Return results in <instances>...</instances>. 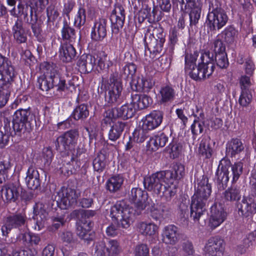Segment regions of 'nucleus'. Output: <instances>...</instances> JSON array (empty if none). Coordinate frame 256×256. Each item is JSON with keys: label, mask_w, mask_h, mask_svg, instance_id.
<instances>
[{"label": "nucleus", "mask_w": 256, "mask_h": 256, "mask_svg": "<svg viewBox=\"0 0 256 256\" xmlns=\"http://www.w3.org/2000/svg\"><path fill=\"white\" fill-rule=\"evenodd\" d=\"M110 20L115 29L118 30L122 28L125 20L124 10L122 6L118 4L115 6L112 12Z\"/></svg>", "instance_id": "b1692460"}, {"label": "nucleus", "mask_w": 256, "mask_h": 256, "mask_svg": "<svg viewBox=\"0 0 256 256\" xmlns=\"http://www.w3.org/2000/svg\"><path fill=\"white\" fill-rule=\"evenodd\" d=\"M241 198L240 190L236 186H231L226 190L222 196L224 204H228L229 202H238Z\"/></svg>", "instance_id": "72a5a7b5"}, {"label": "nucleus", "mask_w": 256, "mask_h": 256, "mask_svg": "<svg viewBox=\"0 0 256 256\" xmlns=\"http://www.w3.org/2000/svg\"><path fill=\"white\" fill-rule=\"evenodd\" d=\"M12 34L16 43L20 44L27 41V32L22 19L18 18L12 27Z\"/></svg>", "instance_id": "412c9836"}, {"label": "nucleus", "mask_w": 256, "mask_h": 256, "mask_svg": "<svg viewBox=\"0 0 256 256\" xmlns=\"http://www.w3.org/2000/svg\"><path fill=\"white\" fill-rule=\"evenodd\" d=\"M243 164L241 162L234 163L232 166V182H236L242 172Z\"/></svg>", "instance_id": "052dcab7"}, {"label": "nucleus", "mask_w": 256, "mask_h": 256, "mask_svg": "<svg viewBox=\"0 0 256 256\" xmlns=\"http://www.w3.org/2000/svg\"><path fill=\"white\" fill-rule=\"evenodd\" d=\"M96 59L91 54H84L79 58L77 65L80 72H88L91 71L96 64Z\"/></svg>", "instance_id": "bb28decb"}, {"label": "nucleus", "mask_w": 256, "mask_h": 256, "mask_svg": "<svg viewBox=\"0 0 256 256\" xmlns=\"http://www.w3.org/2000/svg\"><path fill=\"white\" fill-rule=\"evenodd\" d=\"M168 140V136L162 132L150 138L147 143L146 146L149 150L156 151L158 148L164 146Z\"/></svg>", "instance_id": "c756f323"}, {"label": "nucleus", "mask_w": 256, "mask_h": 256, "mask_svg": "<svg viewBox=\"0 0 256 256\" xmlns=\"http://www.w3.org/2000/svg\"><path fill=\"white\" fill-rule=\"evenodd\" d=\"M215 61L218 66L221 68H226L229 64L226 52L216 54Z\"/></svg>", "instance_id": "13d9d810"}, {"label": "nucleus", "mask_w": 256, "mask_h": 256, "mask_svg": "<svg viewBox=\"0 0 256 256\" xmlns=\"http://www.w3.org/2000/svg\"><path fill=\"white\" fill-rule=\"evenodd\" d=\"M146 208L150 212L152 217L155 220H161L162 214L159 208V204H154L151 200L150 203L148 204Z\"/></svg>", "instance_id": "8fccbe9b"}, {"label": "nucleus", "mask_w": 256, "mask_h": 256, "mask_svg": "<svg viewBox=\"0 0 256 256\" xmlns=\"http://www.w3.org/2000/svg\"><path fill=\"white\" fill-rule=\"evenodd\" d=\"M122 252V248L116 240H111L105 244L100 242L96 248V256H114Z\"/></svg>", "instance_id": "9d476101"}, {"label": "nucleus", "mask_w": 256, "mask_h": 256, "mask_svg": "<svg viewBox=\"0 0 256 256\" xmlns=\"http://www.w3.org/2000/svg\"><path fill=\"white\" fill-rule=\"evenodd\" d=\"M19 238L22 240L24 245L32 246L33 245H38L40 241V238L38 235L24 233L19 235Z\"/></svg>", "instance_id": "c03bdc74"}, {"label": "nucleus", "mask_w": 256, "mask_h": 256, "mask_svg": "<svg viewBox=\"0 0 256 256\" xmlns=\"http://www.w3.org/2000/svg\"><path fill=\"white\" fill-rule=\"evenodd\" d=\"M208 226L213 230L219 226L226 219L227 212L220 204H215L212 206Z\"/></svg>", "instance_id": "f8f14e48"}, {"label": "nucleus", "mask_w": 256, "mask_h": 256, "mask_svg": "<svg viewBox=\"0 0 256 256\" xmlns=\"http://www.w3.org/2000/svg\"><path fill=\"white\" fill-rule=\"evenodd\" d=\"M92 223L90 220L81 221L78 223L76 234L82 239L86 241L91 240L92 237L90 231L92 228Z\"/></svg>", "instance_id": "c85d7f7f"}, {"label": "nucleus", "mask_w": 256, "mask_h": 256, "mask_svg": "<svg viewBox=\"0 0 256 256\" xmlns=\"http://www.w3.org/2000/svg\"><path fill=\"white\" fill-rule=\"evenodd\" d=\"M108 84L109 86L108 94L106 96V100L108 103L112 104L118 102L122 90V84L118 78V74H110Z\"/></svg>", "instance_id": "1a4fd4ad"}, {"label": "nucleus", "mask_w": 256, "mask_h": 256, "mask_svg": "<svg viewBox=\"0 0 256 256\" xmlns=\"http://www.w3.org/2000/svg\"><path fill=\"white\" fill-rule=\"evenodd\" d=\"M162 242L166 244H176L179 240L178 228L173 224L164 226L162 230Z\"/></svg>", "instance_id": "6ab92c4d"}, {"label": "nucleus", "mask_w": 256, "mask_h": 256, "mask_svg": "<svg viewBox=\"0 0 256 256\" xmlns=\"http://www.w3.org/2000/svg\"><path fill=\"white\" fill-rule=\"evenodd\" d=\"M61 43L74 44L76 38V31L66 22H64L61 30Z\"/></svg>", "instance_id": "c9c22d12"}, {"label": "nucleus", "mask_w": 256, "mask_h": 256, "mask_svg": "<svg viewBox=\"0 0 256 256\" xmlns=\"http://www.w3.org/2000/svg\"><path fill=\"white\" fill-rule=\"evenodd\" d=\"M181 252L184 256H192L194 250L192 243L189 240L184 241L182 244Z\"/></svg>", "instance_id": "680f3d73"}, {"label": "nucleus", "mask_w": 256, "mask_h": 256, "mask_svg": "<svg viewBox=\"0 0 256 256\" xmlns=\"http://www.w3.org/2000/svg\"><path fill=\"white\" fill-rule=\"evenodd\" d=\"M212 150L210 147L209 141L203 138L198 148L199 154L206 158H210L212 156Z\"/></svg>", "instance_id": "a18cd8bd"}, {"label": "nucleus", "mask_w": 256, "mask_h": 256, "mask_svg": "<svg viewBox=\"0 0 256 256\" xmlns=\"http://www.w3.org/2000/svg\"><path fill=\"white\" fill-rule=\"evenodd\" d=\"M28 187L31 190H36L40 186V176L38 171L34 168L30 167L25 178Z\"/></svg>", "instance_id": "7c9ffc66"}, {"label": "nucleus", "mask_w": 256, "mask_h": 256, "mask_svg": "<svg viewBox=\"0 0 256 256\" xmlns=\"http://www.w3.org/2000/svg\"><path fill=\"white\" fill-rule=\"evenodd\" d=\"M52 76V88H55L57 92H64L66 88V80L60 76L58 72L56 66L53 64Z\"/></svg>", "instance_id": "f704fd0d"}, {"label": "nucleus", "mask_w": 256, "mask_h": 256, "mask_svg": "<svg viewBox=\"0 0 256 256\" xmlns=\"http://www.w3.org/2000/svg\"><path fill=\"white\" fill-rule=\"evenodd\" d=\"M212 192V188L208 178L202 176L198 183L194 195L192 198L190 218L194 222H198L206 210V206Z\"/></svg>", "instance_id": "7ed1b4c3"}, {"label": "nucleus", "mask_w": 256, "mask_h": 256, "mask_svg": "<svg viewBox=\"0 0 256 256\" xmlns=\"http://www.w3.org/2000/svg\"><path fill=\"white\" fill-rule=\"evenodd\" d=\"M40 68L43 74L38 78L39 88L42 91H48L52 88L51 81L52 64L44 62L40 64Z\"/></svg>", "instance_id": "4468645a"}, {"label": "nucleus", "mask_w": 256, "mask_h": 256, "mask_svg": "<svg viewBox=\"0 0 256 256\" xmlns=\"http://www.w3.org/2000/svg\"><path fill=\"white\" fill-rule=\"evenodd\" d=\"M228 19L226 12L222 8H210L206 23L208 28L214 32L219 30L225 26Z\"/></svg>", "instance_id": "39448f33"}, {"label": "nucleus", "mask_w": 256, "mask_h": 256, "mask_svg": "<svg viewBox=\"0 0 256 256\" xmlns=\"http://www.w3.org/2000/svg\"><path fill=\"white\" fill-rule=\"evenodd\" d=\"M163 119V114L159 110H154L142 120V128L145 130H153L160 126Z\"/></svg>", "instance_id": "f3484780"}, {"label": "nucleus", "mask_w": 256, "mask_h": 256, "mask_svg": "<svg viewBox=\"0 0 256 256\" xmlns=\"http://www.w3.org/2000/svg\"><path fill=\"white\" fill-rule=\"evenodd\" d=\"M106 155L102 152L98 154L93 160V166L96 171L102 172L106 164Z\"/></svg>", "instance_id": "de8ad7c7"}, {"label": "nucleus", "mask_w": 256, "mask_h": 256, "mask_svg": "<svg viewBox=\"0 0 256 256\" xmlns=\"http://www.w3.org/2000/svg\"><path fill=\"white\" fill-rule=\"evenodd\" d=\"M48 22L55 20L60 16V10L55 6L50 4L46 8Z\"/></svg>", "instance_id": "6e6d98bb"}, {"label": "nucleus", "mask_w": 256, "mask_h": 256, "mask_svg": "<svg viewBox=\"0 0 256 256\" xmlns=\"http://www.w3.org/2000/svg\"><path fill=\"white\" fill-rule=\"evenodd\" d=\"M14 76V70L11 62L0 54V80H12Z\"/></svg>", "instance_id": "5701e85b"}, {"label": "nucleus", "mask_w": 256, "mask_h": 256, "mask_svg": "<svg viewBox=\"0 0 256 256\" xmlns=\"http://www.w3.org/2000/svg\"><path fill=\"white\" fill-rule=\"evenodd\" d=\"M49 2V0H30V6L34 9V12L42 13Z\"/></svg>", "instance_id": "3c124183"}, {"label": "nucleus", "mask_w": 256, "mask_h": 256, "mask_svg": "<svg viewBox=\"0 0 256 256\" xmlns=\"http://www.w3.org/2000/svg\"><path fill=\"white\" fill-rule=\"evenodd\" d=\"M130 198L134 203L136 210L129 206L124 201H120L112 206L110 210L112 218L118 222L119 226L124 228H129L135 216L140 214L151 202L147 192L138 188L132 189Z\"/></svg>", "instance_id": "f257e3e1"}, {"label": "nucleus", "mask_w": 256, "mask_h": 256, "mask_svg": "<svg viewBox=\"0 0 256 256\" xmlns=\"http://www.w3.org/2000/svg\"><path fill=\"white\" fill-rule=\"evenodd\" d=\"M218 182L222 184H226L229 180L228 172L226 166H222L220 170H218L216 172Z\"/></svg>", "instance_id": "4d7b16f0"}, {"label": "nucleus", "mask_w": 256, "mask_h": 256, "mask_svg": "<svg viewBox=\"0 0 256 256\" xmlns=\"http://www.w3.org/2000/svg\"><path fill=\"white\" fill-rule=\"evenodd\" d=\"M19 187L14 184H9L3 186L2 189V196L4 202H14L19 196Z\"/></svg>", "instance_id": "393cba45"}, {"label": "nucleus", "mask_w": 256, "mask_h": 256, "mask_svg": "<svg viewBox=\"0 0 256 256\" xmlns=\"http://www.w3.org/2000/svg\"><path fill=\"white\" fill-rule=\"evenodd\" d=\"M27 220L26 214L24 210L8 216L6 218L1 228L2 236H8L12 229H20L21 227L24 226Z\"/></svg>", "instance_id": "423d86ee"}, {"label": "nucleus", "mask_w": 256, "mask_h": 256, "mask_svg": "<svg viewBox=\"0 0 256 256\" xmlns=\"http://www.w3.org/2000/svg\"><path fill=\"white\" fill-rule=\"evenodd\" d=\"M224 248L222 239L218 236L210 238L204 248V256H222Z\"/></svg>", "instance_id": "2eb2a0df"}, {"label": "nucleus", "mask_w": 256, "mask_h": 256, "mask_svg": "<svg viewBox=\"0 0 256 256\" xmlns=\"http://www.w3.org/2000/svg\"><path fill=\"white\" fill-rule=\"evenodd\" d=\"M209 52L202 54V62L196 65L185 69L186 73L195 80H201L209 78L213 73L214 66L213 63L212 54Z\"/></svg>", "instance_id": "20e7f679"}, {"label": "nucleus", "mask_w": 256, "mask_h": 256, "mask_svg": "<svg viewBox=\"0 0 256 256\" xmlns=\"http://www.w3.org/2000/svg\"><path fill=\"white\" fill-rule=\"evenodd\" d=\"M78 134L76 132L70 130L58 136L55 142L57 150L68 154L74 150L77 144Z\"/></svg>", "instance_id": "0eeeda50"}, {"label": "nucleus", "mask_w": 256, "mask_h": 256, "mask_svg": "<svg viewBox=\"0 0 256 256\" xmlns=\"http://www.w3.org/2000/svg\"><path fill=\"white\" fill-rule=\"evenodd\" d=\"M138 84L144 91H148L154 85V82L150 78H142L139 79Z\"/></svg>", "instance_id": "774afa93"}, {"label": "nucleus", "mask_w": 256, "mask_h": 256, "mask_svg": "<svg viewBox=\"0 0 256 256\" xmlns=\"http://www.w3.org/2000/svg\"><path fill=\"white\" fill-rule=\"evenodd\" d=\"M134 254L135 256H148L149 248L144 244L137 245L134 248Z\"/></svg>", "instance_id": "338daca9"}, {"label": "nucleus", "mask_w": 256, "mask_h": 256, "mask_svg": "<svg viewBox=\"0 0 256 256\" xmlns=\"http://www.w3.org/2000/svg\"><path fill=\"white\" fill-rule=\"evenodd\" d=\"M244 150V146L241 140L238 138L232 139L227 147V152L232 156L239 154Z\"/></svg>", "instance_id": "37998d69"}, {"label": "nucleus", "mask_w": 256, "mask_h": 256, "mask_svg": "<svg viewBox=\"0 0 256 256\" xmlns=\"http://www.w3.org/2000/svg\"><path fill=\"white\" fill-rule=\"evenodd\" d=\"M18 15L20 16H23V20L24 22L28 24H30L36 20H38V14L40 13L34 12V9L30 6V8L28 6H24L21 3L18 4L17 6Z\"/></svg>", "instance_id": "4be33fe9"}, {"label": "nucleus", "mask_w": 256, "mask_h": 256, "mask_svg": "<svg viewBox=\"0 0 256 256\" xmlns=\"http://www.w3.org/2000/svg\"><path fill=\"white\" fill-rule=\"evenodd\" d=\"M137 109L134 104L130 102L122 106L120 108H114L109 111L108 115L111 118H121L123 119H128L132 118Z\"/></svg>", "instance_id": "dca6fc26"}, {"label": "nucleus", "mask_w": 256, "mask_h": 256, "mask_svg": "<svg viewBox=\"0 0 256 256\" xmlns=\"http://www.w3.org/2000/svg\"><path fill=\"white\" fill-rule=\"evenodd\" d=\"M29 110L20 109L17 110L13 116V128L18 132L26 130V126L28 124V117L30 115Z\"/></svg>", "instance_id": "a211bd4d"}, {"label": "nucleus", "mask_w": 256, "mask_h": 256, "mask_svg": "<svg viewBox=\"0 0 256 256\" xmlns=\"http://www.w3.org/2000/svg\"><path fill=\"white\" fill-rule=\"evenodd\" d=\"M74 154L70 157V161L68 162L66 165L61 168L62 172L66 176H70L76 173L80 168V164L78 159L74 157Z\"/></svg>", "instance_id": "4c0bfd02"}, {"label": "nucleus", "mask_w": 256, "mask_h": 256, "mask_svg": "<svg viewBox=\"0 0 256 256\" xmlns=\"http://www.w3.org/2000/svg\"><path fill=\"white\" fill-rule=\"evenodd\" d=\"M256 203L250 204L244 198L240 202L237 204L236 208L239 216L248 218L253 213L256 212Z\"/></svg>", "instance_id": "473e14b6"}, {"label": "nucleus", "mask_w": 256, "mask_h": 256, "mask_svg": "<svg viewBox=\"0 0 256 256\" xmlns=\"http://www.w3.org/2000/svg\"><path fill=\"white\" fill-rule=\"evenodd\" d=\"M137 230L142 235L146 236L154 237L158 232V226L153 222H141L137 224Z\"/></svg>", "instance_id": "cd10ccee"}, {"label": "nucleus", "mask_w": 256, "mask_h": 256, "mask_svg": "<svg viewBox=\"0 0 256 256\" xmlns=\"http://www.w3.org/2000/svg\"><path fill=\"white\" fill-rule=\"evenodd\" d=\"M198 56V52H194L193 53H187L186 54L184 70L196 65V62Z\"/></svg>", "instance_id": "e2e57ef3"}, {"label": "nucleus", "mask_w": 256, "mask_h": 256, "mask_svg": "<svg viewBox=\"0 0 256 256\" xmlns=\"http://www.w3.org/2000/svg\"><path fill=\"white\" fill-rule=\"evenodd\" d=\"M157 64L158 71L162 72L167 70L170 66V59L164 56H162L155 62Z\"/></svg>", "instance_id": "864d4df0"}, {"label": "nucleus", "mask_w": 256, "mask_h": 256, "mask_svg": "<svg viewBox=\"0 0 256 256\" xmlns=\"http://www.w3.org/2000/svg\"><path fill=\"white\" fill-rule=\"evenodd\" d=\"M208 226L213 230L219 226L226 219L227 212L220 204H215L212 206Z\"/></svg>", "instance_id": "9b49d317"}, {"label": "nucleus", "mask_w": 256, "mask_h": 256, "mask_svg": "<svg viewBox=\"0 0 256 256\" xmlns=\"http://www.w3.org/2000/svg\"><path fill=\"white\" fill-rule=\"evenodd\" d=\"M89 114L87 106L84 104H80L74 110L72 116L76 120L86 118Z\"/></svg>", "instance_id": "09e8293b"}, {"label": "nucleus", "mask_w": 256, "mask_h": 256, "mask_svg": "<svg viewBox=\"0 0 256 256\" xmlns=\"http://www.w3.org/2000/svg\"><path fill=\"white\" fill-rule=\"evenodd\" d=\"M42 22L41 19L36 20L32 24H30V28L34 36L38 40L40 38V34L42 32Z\"/></svg>", "instance_id": "69168bd1"}, {"label": "nucleus", "mask_w": 256, "mask_h": 256, "mask_svg": "<svg viewBox=\"0 0 256 256\" xmlns=\"http://www.w3.org/2000/svg\"><path fill=\"white\" fill-rule=\"evenodd\" d=\"M48 205L42 202H39L33 207L34 219L36 220L34 228L36 230H42L45 226L46 221L48 216L47 209Z\"/></svg>", "instance_id": "ddd939ff"}, {"label": "nucleus", "mask_w": 256, "mask_h": 256, "mask_svg": "<svg viewBox=\"0 0 256 256\" xmlns=\"http://www.w3.org/2000/svg\"><path fill=\"white\" fill-rule=\"evenodd\" d=\"M60 56L61 60L66 62H71L76 54L73 44L61 43L59 49Z\"/></svg>", "instance_id": "a878e982"}, {"label": "nucleus", "mask_w": 256, "mask_h": 256, "mask_svg": "<svg viewBox=\"0 0 256 256\" xmlns=\"http://www.w3.org/2000/svg\"><path fill=\"white\" fill-rule=\"evenodd\" d=\"M107 20L101 18L96 20L92 28L91 38L95 41H102L106 36Z\"/></svg>", "instance_id": "aec40b11"}, {"label": "nucleus", "mask_w": 256, "mask_h": 256, "mask_svg": "<svg viewBox=\"0 0 256 256\" xmlns=\"http://www.w3.org/2000/svg\"><path fill=\"white\" fill-rule=\"evenodd\" d=\"M96 59L95 64L97 65L96 69L98 72H106L112 65V62L110 60L108 55L104 52L100 53Z\"/></svg>", "instance_id": "e433bc0d"}, {"label": "nucleus", "mask_w": 256, "mask_h": 256, "mask_svg": "<svg viewBox=\"0 0 256 256\" xmlns=\"http://www.w3.org/2000/svg\"><path fill=\"white\" fill-rule=\"evenodd\" d=\"M239 82L241 91H249L252 84V81L250 77L246 75L242 76L240 77Z\"/></svg>", "instance_id": "0e129e2a"}, {"label": "nucleus", "mask_w": 256, "mask_h": 256, "mask_svg": "<svg viewBox=\"0 0 256 256\" xmlns=\"http://www.w3.org/2000/svg\"><path fill=\"white\" fill-rule=\"evenodd\" d=\"M125 124L122 122H118L112 126L109 132L108 138L110 140L114 142L121 136L124 128Z\"/></svg>", "instance_id": "79ce46f5"}, {"label": "nucleus", "mask_w": 256, "mask_h": 256, "mask_svg": "<svg viewBox=\"0 0 256 256\" xmlns=\"http://www.w3.org/2000/svg\"><path fill=\"white\" fill-rule=\"evenodd\" d=\"M124 180V178L120 174L112 176L106 182L107 190L112 192L118 191L121 188Z\"/></svg>", "instance_id": "58836bf2"}, {"label": "nucleus", "mask_w": 256, "mask_h": 256, "mask_svg": "<svg viewBox=\"0 0 256 256\" xmlns=\"http://www.w3.org/2000/svg\"><path fill=\"white\" fill-rule=\"evenodd\" d=\"M86 20V10L83 8H80L78 14L75 17L74 24L76 26L80 28Z\"/></svg>", "instance_id": "5fc2aeb1"}, {"label": "nucleus", "mask_w": 256, "mask_h": 256, "mask_svg": "<svg viewBox=\"0 0 256 256\" xmlns=\"http://www.w3.org/2000/svg\"><path fill=\"white\" fill-rule=\"evenodd\" d=\"M191 10L189 13L190 26L192 28L196 26L200 18L202 6H196L190 8Z\"/></svg>", "instance_id": "49530a36"}, {"label": "nucleus", "mask_w": 256, "mask_h": 256, "mask_svg": "<svg viewBox=\"0 0 256 256\" xmlns=\"http://www.w3.org/2000/svg\"><path fill=\"white\" fill-rule=\"evenodd\" d=\"M252 98V94L250 91H241V94L238 100L239 104L243 106H248Z\"/></svg>", "instance_id": "bf43d9fd"}, {"label": "nucleus", "mask_w": 256, "mask_h": 256, "mask_svg": "<svg viewBox=\"0 0 256 256\" xmlns=\"http://www.w3.org/2000/svg\"><path fill=\"white\" fill-rule=\"evenodd\" d=\"M238 34V30L232 26H228L222 32V36L228 44H232L236 42Z\"/></svg>", "instance_id": "a19ab883"}, {"label": "nucleus", "mask_w": 256, "mask_h": 256, "mask_svg": "<svg viewBox=\"0 0 256 256\" xmlns=\"http://www.w3.org/2000/svg\"><path fill=\"white\" fill-rule=\"evenodd\" d=\"M174 180L172 174L170 170H164L144 177L143 183L148 191L168 199L176 194Z\"/></svg>", "instance_id": "f03ea898"}, {"label": "nucleus", "mask_w": 256, "mask_h": 256, "mask_svg": "<svg viewBox=\"0 0 256 256\" xmlns=\"http://www.w3.org/2000/svg\"><path fill=\"white\" fill-rule=\"evenodd\" d=\"M174 172L170 170L173 175L174 178V184H175L176 186V189L178 187V179H180L184 176L185 174V169L184 165L178 164H176L174 167Z\"/></svg>", "instance_id": "603ef678"}, {"label": "nucleus", "mask_w": 256, "mask_h": 256, "mask_svg": "<svg viewBox=\"0 0 256 256\" xmlns=\"http://www.w3.org/2000/svg\"><path fill=\"white\" fill-rule=\"evenodd\" d=\"M158 96L160 104L170 103L175 98L176 90L172 86H163L160 90Z\"/></svg>", "instance_id": "2f4dec72"}, {"label": "nucleus", "mask_w": 256, "mask_h": 256, "mask_svg": "<svg viewBox=\"0 0 256 256\" xmlns=\"http://www.w3.org/2000/svg\"><path fill=\"white\" fill-rule=\"evenodd\" d=\"M80 194L70 188L63 186L58 192L56 198L57 203L62 209H66L76 203Z\"/></svg>", "instance_id": "6e6552de"}, {"label": "nucleus", "mask_w": 256, "mask_h": 256, "mask_svg": "<svg viewBox=\"0 0 256 256\" xmlns=\"http://www.w3.org/2000/svg\"><path fill=\"white\" fill-rule=\"evenodd\" d=\"M132 102L137 109L142 110L148 106L152 103V98L145 94H135L132 96Z\"/></svg>", "instance_id": "ea45409f"}]
</instances>
